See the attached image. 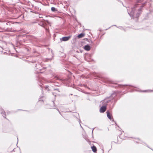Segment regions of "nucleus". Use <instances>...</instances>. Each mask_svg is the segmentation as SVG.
<instances>
[{
    "instance_id": "13",
    "label": "nucleus",
    "mask_w": 153,
    "mask_h": 153,
    "mask_svg": "<svg viewBox=\"0 0 153 153\" xmlns=\"http://www.w3.org/2000/svg\"><path fill=\"white\" fill-rule=\"evenodd\" d=\"M49 87L48 86H46L45 87V89L47 91H49Z\"/></svg>"
},
{
    "instance_id": "4",
    "label": "nucleus",
    "mask_w": 153,
    "mask_h": 153,
    "mask_svg": "<svg viewBox=\"0 0 153 153\" xmlns=\"http://www.w3.org/2000/svg\"><path fill=\"white\" fill-rule=\"evenodd\" d=\"M107 113V117L108 118H109V119L111 120V117L110 115V113L109 112V111H107L106 112Z\"/></svg>"
},
{
    "instance_id": "5",
    "label": "nucleus",
    "mask_w": 153,
    "mask_h": 153,
    "mask_svg": "<svg viewBox=\"0 0 153 153\" xmlns=\"http://www.w3.org/2000/svg\"><path fill=\"white\" fill-rule=\"evenodd\" d=\"M84 49L85 50L88 51L90 49V47L88 45H86L84 46Z\"/></svg>"
},
{
    "instance_id": "2",
    "label": "nucleus",
    "mask_w": 153,
    "mask_h": 153,
    "mask_svg": "<svg viewBox=\"0 0 153 153\" xmlns=\"http://www.w3.org/2000/svg\"><path fill=\"white\" fill-rule=\"evenodd\" d=\"M71 36H64L60 39V41H66L68 40L71 38Z\"/></svg>"
},
{
    "instance_id": "20",
    "label": "nucleus",
    "mask_w": 153,
    "mask_h": 153,
    "mask_svg": "<svg viewBox=\"0 0 153 153\" xmlns=\"http://www.w3.org/2000/svg\"><path fill=\"white\" fill-rule=\"evenodd\" d=\"M42 17H41V16H40L39 17V18H42Z\"/></svg>"
},
{
    "instance_id": "8",
    "label": "nucleus",
    "mask_w": 153,
    "mask_h": 153,
    "mask_svg": "<svg viewBox=\"0 0 153 153\" xmlns=\"http://www.w3.org/2000/svg\"><path fill=\"white\" fill-rule=\"evenodd\" d=\"M84 36V34L83 33H81L80 34H79L78 36L77 37L79 38H81L83 37Z\"/></svg>"
},
{
    "instance_id": "19",
    "label": "nucleus",
    "mask_w": 153,
    "mask_h": 153,
    "mask_svg": "<svg viewBox=\"0 0 153 153\" xmlns=\"http://www.w3.org/2000/svg\"><path fill=\"white\" fill-rule=\"evenodd\" d=\"M47 31H49V30H47Z\"/></svg>"
},
{
    "instance_id": "9",
    "label": "nucleus",
    "mask_w": 153,
    "mask_h": 153,
    "mask_svg": "<svg viewBox=\"0 0 153 153\" xmlns=\"http://www.w3.org/2000/svg\"><path fill=\"white\" fill-rule=\"evenodd\" d=\"M51 10L53 12H55V11L56 10L55 8L54 7H51Z\"/></svg>"
},
{
    "instance_id": "10",
    "label": "nucleus",
    "mask_w": 153,
    "mask_h": 153,
    "mask_svg": "<svg viewBox=\"0 0 153 153\" xmlns=\"http://www.w3.org/2000/svg\"><path fill=\"white\" fill-rule=\"evenodd\" d=\"M142 91L143 92H150L153 91H153L150 90H144V91Z\"/></svg>"
},
{
    "instance_id": "22",
    "label": "nucleus",
    "mask_w": 153,
    "mask_h": 153,
    "mask_svg": "<svg viewBox=\"0 0 153 153\" xmlns=\"http://www.w3.org/2000/svg\"><path fill=\"white\" fill-rule=\"evenodd\" d=\"M58 111H59V112L60 113V111H59V110H58Z\"/></svg>"
},
{
    "instance_id": "11",
    "label": "nucleus",
    "mask_w": 153,
    "mask_h": 153,
    "mask_svg": "<svg viewBox=\"0 0 153 153\" xmlns=\"http://www.w3.org/2000/svg\"><path fill=\"white\" fill-rule=\"evenodd\" d=\"M104 103V104L105 103H106L105 104V105H106L107 104V103H108V101L106 100H104L103 102H102V103Z\"/></svg>"
},
{
    "instance_id": "21",
    "label": "nucleus",
    "mask_w": 153,
    "mask_h": 153,
    "mask_svg": "<svg viewBox=\"0 0 153 153\" xmlns=\"http://www.w3.org/2000/svg\"><path fill=\"white\" fill-rule=\"evenodd\" d=\"M42 17H41V16H40L39 17V18H42Z\"/></svg>"
},
{
    "instance_id": "3",
    "label": "nucleus",
    "mask_w": 153,
    "mask_h": 153,
    "mask_svg": "<svg viewBox=\"0 0 153 153\" xmlns=\"http://www.w3.org/2000/svg\"><path fill=\"white\" fill-rule=\"evenodd\" d=\"M106 106L105 105L101 107L100 109V111L101 113H103L106 111Z\"/></svg>"
},
{
    "instance_id": "16",
    "label": "nucleus",
    "mask_w": 153,
    "mask_h": 153,
    "mask_svg": "<svg viewBox=\"0 0 153 153\" xmlns=\"http://www.w3.org/2000/svg\"><path fill=\"white\" fill-rule=\"evenodd\" d=\"M54 90H58V89H54Z\"/></svg>"
},
{
    "instance_id": "18",
    "label": "nucleus",
    "mask_w": 153,
    "mask_h": 153,
    "mask_svg": "<svg viewBox=\"0 0 153 153\" xmlns=\"http://www.w3.org/2000/svg\"><path fill=\"white\" fill-rule=\"evenodd\" d=\"M124 85V86H127L128 85Z\"/></svg>"
},
{
    "instance_id": "7",
    "label": "nucleus",
    "mask_w": 153,
    "mask_h": 153,
    "mask_svg": "<svg viewBox=\"0 0 153 153\" xmlns=\"http://www.w3.org/2000/svg\"><path fill=\"white\" fill-rule=\"evenodd\" d=\"M91 148L92 150L93 151V152H95L97 151V148H96V147L95 146H92Z\"/></svg>"
},
{
    "instance_id": "14",
    "label": "nucleus",
    "mask_w": 153,
    "mask_h": 153,
    "mask_svg": "<svg viewBox=\"0 0 153 153\" xmlns=\"http://www.w3.org/2000/svg\"><path fill=\"white\" fill-rule=\"evenodd\" d=\"M144 0H137L138 3H140L142 2L143 1H144Z\"/></svg>"
},
{
    "instance_id": "6",
    "label": "nucleus",
    "mask_w": 153,
    "mask_h": 153,
    "mask_svg": "<svg viewBox=\"0 0 153 153\" xmlns=\"http://www.w3.org/2000/svg\"><path fill=\"white\" fill-rule=\"evenodd\" d=\"M141 10V8H140L138 9V12L137 13V14L136 15V17L137 18L139 16V15H140V13H141L140 12V11Z\"/></svg>"
},
{
    "instance_id": "1",
    "label": "nucleus",
    "mask_w": 153,
    "mask_h": 153,
    "mask_svg": "<svg viewBox=\"0 0 153 153\" xmlns=\"http://www.w3.org/2000/svg\"><path fill=\"white\" fill-rule=\"evenodd\" d=\"M137 4H136L135 5L134 7L131 8V12H130V13L128 11V14L131 17H132L133 18H134V11L135 10V8L137 6Z\"/></svg>"
},
{
    "instance_id": "17",
    "label": "nucleus",
    "mask_w": 153,
    "mask_h": 153,
    "mask_svg": "<svg viewBox=\"0 0 153 153\" xmlns=\"http://www.w3.org/2000/svg\"><path fill=\"white\" fill-rule=\"evenodd\" d=\"M144 2L145 3H146V1H145ZM145 4V3H144V4Z\"/></svg>"
},
{
    "instance_id": "23",
    "label": "nucleus",
    "mask_w": 153,
    "mask_h": 153,
    "mask_svg": "<svg viewBox=\"0 0 153 153\" xmlns=\"http://www.w3.org/2000/svg\"><path fill=\"white\" fill-rule=\"evenodd\" d=\"M80 126H81V127H82V126H81V125L80 124Z\"/></svg>"
},
{
    "instance_id": "12",
    "label": "nucleus",
    "mask_w": 153,
    "mask_h": 153,
    "mask_svg": "<svg viewBox=\"0 0 153 153\" xmlns=\"http://www.w3.org/2000/svg\"><path fill=\"white\" fill-rule=\"evenodd\" d=\"M1 114H2L3 117H4V115H4V116H5V113L4 111H2L1 112Z\"/></svg>"
},
{
    "instance_id": "15",
    "label": "nucleus",
    "mask_w": 153,
    "mask_h": 153,
    "mask_svg": "<svg viewBox=\"0 0 153 153\" xmlns=\"http://www.w3.org/2000/svg\"><path fill=\"white\" fill-rule=\"evenodd\" d=\"M9 24H10V23L9 22H8L7 23H6V24L7 25H8Z\"/></svg>"
}]
</instances>
